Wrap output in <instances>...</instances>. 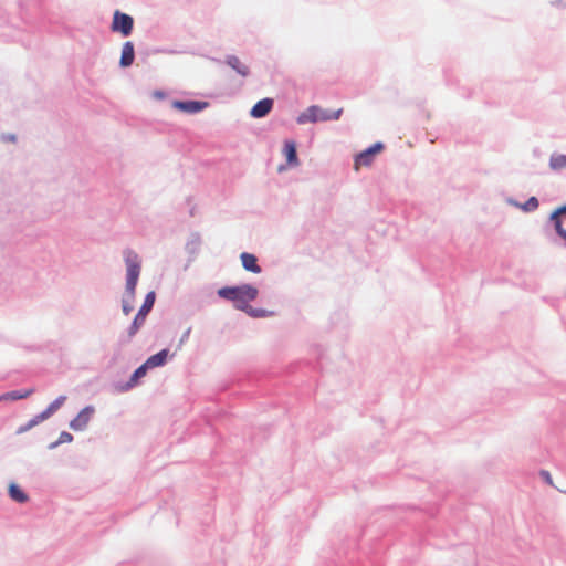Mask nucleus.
Masks as SVG:
<instances>
[{
	"mask_svg": "<svg viewBox=\"0 0 566 566\" xmlns=\"http://www.w3.org/2000/svg\"><path fill=\"white\" fill-rule=\"evenodd\" d=\"M258 293V289L249 284L234 287H222L218 291V295L220 297L234 302V306L238 310L245 312L252 310L248 303L255 300Z\"/></svg>",
	"mask_w": 566,
	"mask_h": 566,
	"instance_id": "1",
	"label": "nucleus"
},
{
	"mask_svg": "<svg viewBox=\"0 0 566 566\" xmlns=\"http://www.w3.org/2000/svg\"><path fill=\"white\" fill-rule=\"evenodd\" d=\"M124 260L127 270L126 291L133 297L140 273V260L138 254L133 250L124 251Z\"/></svg>",
	"mask_w": 566,
	"mask_h": 566,
	"instance_id": "2",
	"label": "nucleus"
},
{
	"mask_svg": "<svg viewBox=\"0 0 566 566\" xmlns=\"http://www.w3.org/2000/svg\"><path fill=\"white\" fill-rule=\"evenodd\" d=\"M342 112H343L342 108H339L335 112H331L327 109H323L319 106L313 105L300 114V116L297 117V123L306 124V123H316V122L338 119Z\"/></svg>",
	"mask_w": 566,
	"mask_h": 566,
	"instance_id": "3",
	"label": "nucleus"
},
{
	"mask_svg": "<svg viewBox=\"0 0 566 566\" xmlns=\"http://www.w3.org/2000/svg\"><path fill=\"white\" fill-rule=\"evenodd\" d=\"M154 303H155V293L150 292L146 295L144 304L142 305L140 310L138 311L137 315L134 318L132 326L129 327V331H128L129 337H133L137 333V331L140 328V326L144 324L146 316L149 313V311L151 310Z\"/></svg>",
	"mask_w": 566,
	"mask_h": 566,
	"instance_id": "4",
	"label": "nucleus"
},
{
	"mask_svg": "<svg viewBox=\"0 0 566 566\" xmlns=\"http://www.w3.org/2000/svg\"><path fill=\"white\" fill-rule=\"evenodd\" d=\"M134 20L130 15L115 11L112 30L120 32L124 36H128L133 31Z\"/></svg>",
	"mask_w": 566,
	"mask_h": 566,
	"instance_id": "5",
	"label": "nucleus"
},
{
	"mask_svg": "<svg viewBox=\"0 0 566 566\" xmlns=\"http://www.w3.org/2000/svg\"><path fill=\"white\" fill-rule=\"evenodd\" d=\"M382 148L384 145L381 143H376L368 149L358 154L355 158V169L358 170L360 167H368L373 163L374 157L379 154Z\"/></svg>",
	"mask_w": 566,
	"mask_h": 566,
	"instance_id": "6",
	"label": "nucleus"
},
{
	"mask_svg": "<svg viewBox=\"0 0 566 566\" xmlns=\"http://www.w3.org/2000/svg\"><path fill=\"white\" fill-rule=\"evenodd\" d=\"M94 413V408L88 406L80 411V413L71 421L70 427L75 431H81L86 428L92 416Z\"/></svg>",
	"mask_w": 566,
	"mask_h": 566,
	"instance_id": "7",
	"label": "nucleus"
},
{
	"mask_svg": "<svg viewBox=\"0 0 566 566\" xmlns=\"http://www.w3.org/2000/svg\"><path fill=\"white\" fill-rule=\"evenodd\" d=\"M207 106V103L196 102V101H188V102H180L175 101L172 103V107L186 113H198L202 111Z\"/></svg>",
	"mask_w": 566,
	"mask_h": 566,
	"instance_id": "8",
	"label": "nucleus"
},
{
	"mask_svg": "<svg viewBox=\"0 0 566 566\" xmlns=\"http://www.w3.org/2000/svg\"><path fill=\"white\" fill-rule=\"evenodd\" d=\"M272 106L273 101L271 98L261 99L252 107L250 115L254 118L264 117L270 113Z\"/></svg>",
	"mask_w": 566,
	"mask_h": 566,
	"instance_id": "9",
	"label": "nucleus"
},
{
	"mask_svg": "<svg viewBox=\"0 0 566 566\" xmlns=\"http://www.w3.org/2000/svg\"><path fill=\"white\" fill-rule=\"evenodd\" d=\"M566 216V205L557 208L551 214V221L554 223V228L559 237H562L566 241V230L562 226L560 217Z\"/></svg>",
	"mask_w": 566,
	"mask_h": 566,
	"instance_id": "10",
	"label": "nucleus"
},
{
	"mask_svg": "<svg viewBox=\"0 0 566 566\" xmlns=\"http://www.w3.org/2000/svg\"><path fill=\"white\" fill-rule=\"evenodd\" d=\"M135 51L134 44L132 42H125L122 48V56H120V66L127 67L130 66L134 62Z\"/></svg>",
	"mask_w": 566,
	"mask_h": 566,
	"instance_id": "11",
	"label": "nucleus"
},
{
	"mask_svg": "<svg viewBox=\"0 0 566 566\" xmlns=\"http://www.w3.org/2000/svg\"><path fill=\"white\" fill-rule=\"evenodd\" d=\"M242 266L252 273H260L261 268L258 265V260L254 254L243 252L240 255Z\"/></svg>",
	"mask_w": 566,
	"mask_h": 566,
	"instance_id": "12",
	"label": "nucleus"
},
{
	"mask_svg": "<svg viewBox=\"0 0 566 566\" xmlns=\"http://www.w3.org/2000/svg\"><path fill=\"white\" fill-rule=\"evenodd\" d=\"M283 153L286 157V161L290 166H297L298 165V158L296 154V145L292 140H286L284 143Z\"/></svg>",
	"mask_w": 566,
	"mask_h": 566,
	"instance_id": "13",
	"label": "nucleus"
},
{
	"mask_svg": "<svg viewBox=\"0 0 566 566\" xmlns=\"http://www.w3.org/2000/svg\"><path fill=\"white\" fill-rule=\"evenodd\" d=\"M227 64L233 69L237 73H239L241 76L245 77L249 75V67L240 61L239 57L234 55H230L226 60Z\"/></svg>",
	"mask_w": 566,
	"mask_h": 566,
	"instance_id": "14",
	"label": "nucleus"
},
{
	"mask_svg": "<svg viewBox=\"0 0 566 566\" xmlns=\"http://www.w3.org/2000/svg\"><path fill=\"white\" fill-rule=\"evenodd\" d=\"M66 397L60 396L57 397L53 402H51L48 408L40 413V419H48L51 417L55 411H57L61 406L65 402Z\"/></svg>",
	"mask_w": 566,
	"mask_h": 566,
	"instance_id": "15",
	"label": "nucleus"
},
{
	"mask_svg": "<svg viewBox=\"0 0 566 566\" xmlns=\"http://www.w3.org/2000/svg\"><path fill=\"white\" fill-rule=\"evenodd\" d=\"M167 356H168V350L167 349H163L159 353L150 356L145 361V364H146V366H148V368H155V367L161 366V365L165 364V361L167 359Z\"/></svg>",
	"mask_w": 566,
	"mask_h": 566,
	"instance_id": "16",
	"label": "nucleus"
},
{
	"mask_svg": "<svg viewBox=\"0 0 566 566\" xmlns=\"http://www.w3.org/2000/svg\"><path fill=\"white\" fill-rule=\"evenodd\" d=\"M549 167L553 170L566 169V155L553 154L549 159Z\"/></svg>",
	"mask_w": 566,
	"mask_h": 566,
	"instance_id": "17",
	"label": "nucleus"
},
{
	"mask_svg": "<svg viewBox=\"0 0 566 566\" xmlns=\"http://www.w3.org/2000/svg\"><path fill=\"white\" fill-rule=\"evenodd\" d=\"M9 494L12 500L19 503H24L28 500L27 494L17 484H10Z\"/></svg>",
	"mask_w": 566,
	"mask_h": 566,
	"instance_id": "18",
	"label": "nucleus"
},
{
	"mask_svg": "<svg viewBox=\"0 0 566 566\" xmlns=\"http://www.w3.org/2000/svg\"><path fill=\"white\" fill-rule=\"evenodd\" d=\"M147 369L148 366H146L145 363L142 366H139L132 375L129 381L127 382V387H134L137 384L138 379L143 378L146 375Z\"/></svg>",
	"mask_w": 566,
	"mask_h": 566,
	"instance_id": "19",
	"label": "nucleus"
},
{
	"mask_svg": "<svg viewBox=\"0 0 566 566\" xmlns=\"http://www.w3.org/2000/svg\"><path fill=\"white\" fill-rule=\"evenodd\" d=\"M31 392H32V390H27L24 392L11 391V392H8V394L1 396L0 400H7V399L18 400V399H23V398H27Z\"/></svg>",
	"mask_w": 566,
	"mask_h": 566,
	"instance_id": "20",
	"label": "nucleus"
},
{
	"mask_svg": "<svg viewBox=\"0 0 566 566\" xmlns=\"http://www.w3.org/2000/svg\"><path fill=\"white\" fill-rule=\"evenodd\" d=\"M72 440H73L72 434L69 433V432L63 431L60 434L57 441L51 444V448H54V447H56L60 443L71 442Z\"/></svg>",
	"mask_w": 566,
	"mask_h": 566,
	"instance_id": "21",
	"label": "nucleus"
},
{
	"mask_svg": "<svg viewBox=\"0 0 566 566\" xmlns=\"http://www.w3.org/2000/svg\"><path fill=\"white\" fill-rule=\"evenodd\" d=\"M45 419H40V415H38L35 418H33L28 424L21 427L18 432L22 433L29 429H31L33 426H36L38 423L44 421Z\"/></svg>",
	"mask_w": 566,
	"mask_h": 566,
	"instance_id": "22",
	"label": "nucleus"
},
{
	"mask_svg": "<svg viewBox=\"0 0 566 566\" xmlns=\"http://www.w3.org/2000/svg\"><path fill=\"white\" fill-rule=\"evenodd\" d=\"M537 207H538V200H537V198H535V197H531V198L526 201V203H525V206H524V209H525V210H527V211H531V210H535V209H537Z\"/></svg>",
	"mask_w": 566,
	"mask_h": 566,
	"instance_id": "23",
	"label": "nucleus"
},
{
	"mask_svg": "<svg viewBox=\"0 0 566 566\" xmlns=\"http://www.w3.org/2000/svg\"><path fill=\"white\" fill-rule=\"evenodd\" d=\"M541 474H542V476L545 479V481H546L548 484L553 485V480H552V476H551L549 472H547V471H542V473H541Z\"/></svg>",
	"mask_w": 566,
	"mask_h": 566,
	"instance_id": "24",
	"label": "nucleus"
},
{
	"mask_svg": "<svg viewBox=\"0 0 566 566\" xmlns=\"http://www.w3.org/2000/svg\"><path fill=\"white\" fill-rule=\"evenodd\" d=\"M132 308H133V307H132L127 302H124V303H123V311H124V313H125L126 315H128V314L130 313Z\"/></svg>",
	"mask_w": 566,
	"mask_h": 566,
	"instance_id": "25",
	"label": "nucleus"
},
{
	"mask_svg": "<svg viewBox=\"0 0 566 566\" xmlns=\"http://www.w3.org/2000/svg\"><path fill=\"white\" fill-rule=\"evenodd\" d=\"M155 96L158 97V98H163L164 97V93L161 92H156L155 93Z\"/></svg>",
	"mask_w": 566,
	"mask_h": 566,
	"instance_id": "26",
	"label": "nucleus"
}]
</instances>
